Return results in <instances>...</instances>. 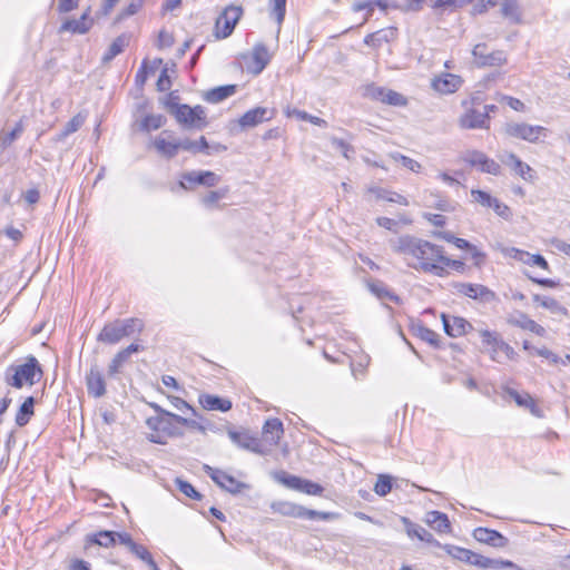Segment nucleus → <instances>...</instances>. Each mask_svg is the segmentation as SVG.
I'll list each match as a JSON object with an SVG mask.
<instances>
[{
	"label": "nucleus",
	"instance_id": "2",
	"mask_svg": "<svg viewBox=\"0 0 570 570\" xmlns=\"http://www.w3.org/2000/svg\"><path fill=\"white\" fill-rule=\"evenodd\" d=\"M43 371L37 357L29 355L23 363L10 364L4 372V383L14 389L32 386L41 380Z\"/></svg>",
	"mask_w": 570,
	"mask_h": 570
},
{
	"label": "nucleus",
	"instance_id": "15",
	"mask_svg": "<svg viewBox=\"0 0 570 570\" xmlns=\"http://www.w3.org/2000/svg\"><path fill=\"white\" fill-rule=\"evenodd\" d=\"M86 386L88 394L95 399H100L106 394V381L97 364L91 365L86 374Z\"/></svg>",
	"mask_w": 570,
	"mask_h": 570
},
{
	"label": "nucleus",
	"instance_id": "25",
	"mask_svg": "<svg viewBox=\"0 0 570 570\" xmlns=\"http://www.w3.org/2000/svg\"><path fill=\"white\" fill-rule=\"evenodd\" d=\"M444 549L446 552L453 557L454 559H458L460 561L468 562L470 564L480 567L484 566L483 556L475 553L469 549L456 547V546H444Z\"/></svg>",
	"mask_w": 570,
	"mask_h": 570
},
{
	"label": "nucleus",
	"instance_id": "56",
	"mask_svg": "<svg viewBox=\"0 0 570 570\" xmlns=\"http://www.w3.org/2000/svg\"><path fill=\"white\" fill-rule=\"evenodd\" d=\"M21 132H22V126L20 122L17 124L16 127L11 131L3 132L0 136L1 147L7 148L8 146H10Z\"/></svg>",
	"mask_w": 570,
	"mask_h": 570
},
{
	"label": "nucleus",
	"instance_id": "13",
	"mask_svg": "<svg viewBox=\"0 0 570 570\" xmlns=\"http://www.w3.org/2000/svg\"><path fill=\"white\" fill-rule=\"evenodd\" d=\"M459 126L462 129H488L490 127V116L487 112L469 107L460 116Z\"/></svg>",
	"mask_w": 570,
	"mask_h": 570
},
{
	"label": "nucleus",
	"instance_id": "36",
	"mask_svg": "<svg viewBox=\"0 0 570 570\" xmlns=\"http://www.w3.org/2000/svg\"><path fill=\"white\" fill-rule=\"evenodd\" d=\"M507 393L509 394L510 397H512L514 400V402L519 406L527 407L531 411L532 414L538 415L537 404L530 394H528V393L520 394L519 392H517L513 389H508Z\"/></svg>",
	"mask_w": 570,
	"mask_h": 570
},
{
	"label": "nucleus",
	"instance_id": "39",
	"mask_svg": "<svg viewBox=\"0 0 570 570\" xmlns=\"http://www.w3.org/2000/svg\"><path fill=\"white\" fill-rule=\"evenodd\" d=\"M439 265L442 266L443 274L436 275L438 277H446L449 275L448 268H453L459 273H463L465 269V264L459 259H451L444 255V248L442 249V258H440Z\"/></svg>",
	"mask_w": 570,
	"mask_h": 570
},
{
	"label": "nucleus",
	"instance_id": "8",
	"mask_svg": "<svg viewBox=\"0 0 570 570\" xmlns=\"http://www.w3.org/2000/svg\"><path fill=\"white\" fill-rule=\"evenodd\" d=\"M461 159L471 167L478 168L480 171L498 176L501 174V166L492 158H489L480 150H466L462 154Z\"/></svg>",
	"mask_w": 570,
	"mask_h": 570
},
{
	"label": "nucleus",
	"instance_id": "3",
	"mask_svg": "<svg viewBox=\"0 0 570 570\" xmlns=\"http://www.w3.org/2000/svg\"><path fill=\"white\" fill-rule=\"evenodd\" d=\"M178 414L155 415L146 420V425L151 431L148 440L157 444H166L170 438L184 436V431L176 422Z\"/></svg>",
	"mask_w": 570,
	"mask_h": 570
},
{
	"label": "nucleus",
	"instance_id": "27",
	"mask_svg": "<svg viewBox=\"0 0 570 570\" xmlns=\"http://www.w3.org/2000/svg\"><path fill=\"white\" fill-rule=\"evenodd\" d=\"M263 438L271 445H277L284 434V428L281 420L272 417L265 421L262 431Z\"/></svg>",
	"mask_w": 570,
	"mask_h": 570
},
{
	"label": "nucleus",
	"instance_id": "9",
	"mask_svg": "<svg viewBox=\"0 0 570 570\" xmlns=\"http://www.w3.org/2000/svg\"><path fill=\"white\" fill-rule=\"evenodd\" d=\"M242 16V8L236 6L227 7L216 20V37L225 39L232 35Z\"/></svg>",
	"mask_w": 570,
	"mask_h": 570
},
{
	"label": "nucleus",
	"instance_id": "31",
	"mask_svg": "<svg viewBox=\"0 0 570 570\" xmlns=\"http://www.w3.org/2000/svg\"><path fill=\"white\" fill-rule=\"evenodd\" d=\"M272 509L282 515L303 519L305 508L291 502L281 501L274 502Z\"/></svg>",
	"mask_w": 570,
	"mask_h": 570
},
{
	"label": "nucleus",
	"instance_id": "1",
	"mask_svg": "<svg viewBox=\"0 0 570 570\" xmlns=\"http://www.w3.org/2000/svg\"><path fill=\"white\" fill-rule=\"evenodd\" d=\"M391 247L393 252L403 257L409 267L433 276L443 274L442 266L439 265L440 258H442V246L404 235L392 240Z\"/></svg>",
	"mask_w": 570,
	"mask_h": 570
},
{
	"label": "nucleus",
	"instance_id": "20",
	"mask_svg": "<svg viewBox=\"0 0 570 570\" xmlns=\"http://www.w3.org/2000/svg\"><path fill=\"white\" fill-rule=\"evenodd\" d=\"M473 538L494 548H504L508 544V539L499 531L482 527L474 529Z\"/></svg>",
	"mask_w": 570,
	"mask_h": 570
},
{
	"label": "nucleus",
	"instance_id": "64",
	"mask_svg": "<svg viewBox=\"0 0 570 570\" xmlns=\"http://www.w3.org/2000/svg\"><path fill=\"white\" fill-rule=\"evenodd\" d=\"M299 491L311 495H320L323 492V487L318 483L303 479Z\"/></svg>",
	"mask_w": 570,
	"mask_h": 570
},
{
	"label": "nucleus",
	"instance_id": "22",
	"mask_svg": "<svg viewBox=\"0 0 570 570\" xmlns=\"http://www.w3.org/2000/svg\"><path fill=\"white\" fill-rule=\"evenodd\" d=\"M271 53L264 43H257L252 51V65L248 66V71L254 75H259L271 61Z\"/></svg>",
	"mask_w": 570,
	"mask_h": 570
},
{
	"label": "nucleus",
	"instance_id": "55",
	"mask_svg": "<svg viewBox=\"0 0 570 570\" xmlns=\"http://www.w3.org/2000/svg\"><path fill=\"white\" fill-rule=\"evenodd\" d=\"M479 334L482 338V343L485 346L492 347L493 345H499L502 341L499 333L489 331V330H480Z\"/></svg>",
	"mask_w": 570,
	"mask_h": 570
},
{
	"label": "nucleus",
	"instance_id": "5",
	"mask_svg": "<svg viewBox=\"0 0 570 570\" xmlns=\"http://www.w3.org/2000/svg\"><path fill=\"white\" fill-rule=\"evenodd\" d=\"M503 132L508 137L521 139L530 144H537L541 137L547 136L548 129L539 125L509 121L504 125Z\"/></svg>",
	"mask_w": 570,
	"mask_h": 570
},
{
	"label": "nucleus",
	"instance_id": "12",
	"mask_svg": "<svg viewBox=\"0 0 570 570\" xmlns=\"http://www.w3.org/2000/svg\"><path fill=\"white\" fill-rule=\"evenodd\" d=\"M205 471L217 485L232 494L240 493L244 489L248 488L246 483L236 480L219 469L205 465Z\"/></svg>",
	"mask_w": 570,
	"mask_h": 570
},
{
	"label": "nucleus",
	"instance_id": "10",
	"mask_svg": "<svg viewBox=\"0 0 570 570\" xmlns=\"http://www.w3.org/2000/svg\"><path fill=\"white\" fill-rule=\"evenodd\" d=\"M472 55L478 67H499L507 62L504 51L495 50L488 52V46L485 43L475 45Z\"/></svg>",
	"mask_w": 570,
	"mask_h": 570
},
{
	"label": "nucleus",
	"instance_id": "35",
	"mask_svg": "<svg viewBox=\"0 0 570 570\" xmlns=\"http://www.w3.org/2000/svg\"><path fill=\"white\" fill-rule=\"evenodd\" d=\"M501 13L512 23H520L521 12L517 0H502Z\"/></svg>",
	"mask_w": 570,
	"mask_h": 570
},
{
	"label": "nucleus",
	"instance_id": "11",
	"mask_svg": "<svg viewBox=\"0 0 570 570\" xmlns=\"http://www.w3.org/2000/svg\"><path fill=\"white\" fill-rule=\"evenodd\" d=\"M453 288L456 293L481 303H491L497 298L495 293L482 284L454 283Z\"/></svg>",
	"mask_w": 570,
	"mask_h": 570
},
{
	"label": "nucleus",
	"instance_id": "57",
	"mask_svg": "<svg viewBox=\"0 0 570 570\" xmlns=\"http://www.w3.org/2000/svg\"><path fill=\"white\" fill-rule=\"evenodd\" d=\"M170 403L175 409L183 413H189V415L191 416H198V412L193 406H190L185 400L178 396H171Z\"/></svg>",
	"mask_w": 570,
	"mask_h": 570
},
{
	"label": "nucleus",
	"instance_id": "7",
	"mask_svg": "<svg viewBox=\"0 0 570 570\" xmlns=\"http://www.w3.org/2000/svg\"><path fill=\"white\" fill-rule=\"evenodd\" d=\"M220 181V177L210 170H189L180 175L179 188L193 190L196 186L214 187Z\"/></svg>",
	"mask_w": 570,
	"mask_h": 570
},
{
	"label": "nucleus",
	"instance_id": "23",
	"mask_svg": "<svg viewBox=\"0 0 570 570\" xmlns=\"http://www.w3.org/2000/svg\"><path fill=\"white\" fill-rule=\"evenodd\" d=\"M402 523L405 527V532L409 538H417L419 540L434 544L436 547H441V543L433 537L432 533L426 531L423 527H421L417 523L412 522L409 518L402 517L401 518Z\"/></svg>",
	"mask_w": 570,
	"mask_h": 570
},
{
	"label": "nucleus",
	"instance_id": "38",
	"mask_svg": "<svg viewBox=\"0 0 570 570\" xmlns=\"http://www.w3.org/2000/svg\"><path fill=\"white\" fill-rule=\"evenodd\" d=\"M269 16L275 19L281 28L286 13V0H268Z\"/></svg>",
	"mask_w": 570,
	"mask_h": 570
},
{
	"label": "nucleus",
	"instance_id": "34",
	"mask_svg": "<svg viewBox=\"0 0 570 570\" xmlns=\"http://www.w3.org/2000/svg\"><path fill=\"white\" fill-rule=\"evenodd\" d=\"M87 542L104 548L112 547L116 543V531L104 530L94 534H88Z\"/></svg>",
	"mask_w": 570,
	"mask_h": 570
},
{
	"label": "nucleus",
	"instance_id": "41",
	"mask_svg": "<svg viewBox=\"0 0 570 570\" xmlns=\"http://www.w3.org/2000/svg\"><path fill=\"white\" fill-rule=\"evenodd\" d=\"M371 191L375 193L377 198H383V199H386L387 202H391V203H397L400 205H403V206H407L409 205V202L407 199L397 194V193H394V191H387L385 189H382V188H373L371 189Z\"/></svg>",
	"mask_w": 570,
	"mask_h": 570
},
{
	"label": "nucleus",
	"instance_id": "32",
	"mask_svg": "<svg viewBox=\"0 0 570 570\" xmlns=\"http://www.w3.org/2000/svg\"><path fill=\"white\" fill-rule=\"evenodd\" d=\"M35 397L29 396L24 400V402L20 405L17 414H16V424L18 426H24L30 421L31 416L35 413Z\"/></svg>",
	"mask_w": 570,
	"mask_h": 570
},
{
	"label": "nucleus",
	"instance_id": "16",
	"mask_svg": "<svg viewBox=\"0 0 570 570\" xmlns=\"http://www.w3.org/2000/svg\"><path fill=\"white\" fill-rule=\"evenodd\" d=\"M444 332L451 337L462 336L473 330V326L465 318L442 314Z\"/></svg>",
	"mask_w": 570,
	"mask_h": 570
},
{
	"label": "nucleus",
	"instance_id": "37",
	"mask_svg": "<svg viewBox=\"0 0 570 570\" xmlns=\"http://www.w3.org/2000/svg\"><path fill=\"white\" fill-rule=\"evenodd\" d=\"M166 122V118L163 115H146L139 122L141 131L157 130L161 128Z\"/></svg>",
	"mask_w": 570,
	"mask_h": 570
},
{
	"label": "nucleus",
	"instance_id": "4",
	"mask_svg": "<svg viewBox=\"0 0 570 570\" xmlns=\"http://www.w3.org/2000/svg\"><path fill=\"white\" fill-rule=\"evenodd\" d=\"M142 322L138 318L118 320L104 326L98 335V341L107 344H116L124 337L141 332Z\"/></svg>",
	"mask_w": 570,
	"mask_h": 570
},
{
	"label": "nucleus",
	"instance_id": "53",
	"mask_svg": "<svg viewBox=\"0 0 570 570\" xmlns=\"http://www.w3.org/2000/svg\"><path fill=\"white\" fill-rule=\"evenodd\" d=\"M176 485L181 493L190 499L199 500L202 498L200 493L187 481L176 479Z\"/></svg>",
	"mask_w": 570,
	"mask_h": 570
},
{
	"label": "nucleus",
	"instance_id": "29",
	"mask_svg": "<svg viewBox=\"0 0 570 570\" xmlns=\"http://www.w3.org/2000/svg\"><path fill=\"white\" fill-rule=\"evenodd\" d=\"M425 522L439 533H450L451 523L448 515L440 511H430L426 513Z\"/></svg>",
	"mask_w": 570,
	"mask_h": 570
},
{
	"label": "nucleus",
	"instance_id": "45",
	"mask_svg": "<svg viewBox=\"0 0 570 570\" xmlns=\"http://www.w3.org/2000/svg\"><path fill=\"white\" fill-rule=\"evenodd\" d=\"M275 479L278 482L285 484L286 487L294 489V490H298V491L303 483V479L295 476V475H289L284 471L275 473Z\"/></svg>",
	"mask_w": 570,
	"mask_h": 570
},
{
	"label": "nucleus",
	"instance_id": "26",
	"mask_svg": "<svg viewBox=\"0 0 570 570\" xmlns=\"http://www.w3.org/2000/svg\"><path fill=\"white\" fill-rule=\"evenodd\" d=\"M198 402L207 411L227 412L232 409L230 400L214 394H199Z\"/></svg>",
	"mask_w": 570,
	"mask_h": 570
},
{
	"label": "nucleus",
	"instance_id": "47",
	"mask_svg": "<svg viewBox=\"0 0 570 570\" xmlns=\"http://www.w3.org/2000/svg\"><path fill=\"white\" fill-rule=\"evenodd\" d=\"M391 157L400 163L403 167L407 168L409 170L413 171V173H419L422 168L421 164L407 156H404L400 153H393L391 155Z\"/></svg>",
	"mask_w": 570,
	"mask_h": 570
},
{
	"label": "nucleus",
	"instance_id": "54",
	"mask_svg": "<svg viewBox=\"0 0 570 570\" xmlns=\"http://www.w3.org/2000/svg\"><path fill=\"white\" fill-rule=\"evenodd\" d=\"M392 490V481L387 475H380L375 485L374 491L376 494L384 497L390 493Z\"/></svg>",
	"mask_w": 570,
	"mask_h": 570
},
{
	"label": "nucleus",
	"instance_id": "44",
	"mask_svg": "<svg viewBox=\"0 0 570 570\" xmlns=\"http://www.w3.org/2000/svg\"><path fill=\"white\" fill-rule=\"evenodd\" d=\"M228 193L227 188L212 190L202 198V204L207 207H214L220 199L225 198Z\"/></svg>",
	"mask_w": 570,
	"mask_h": 570
},
{
	"label": "nucleus",
	"instance_id": "24",
	"mask_svg": "<svg viewBox=\"0 0 570 570\" xmlns=\"http://www.w3.org/2000/svg\"><path fill=\"white\" fill-rule=\"evenodd\" d=\"M508 323L512 326L520 327L522 330L530 331L539 336L546 334L543 326L531 320L527 314L522 312H515L508 317Z\"/></svg>",
	"mask_w": 570,
	"mask_h": 570
},
{
	"label": "nucleus",
	"instance_id": "28",
	"mask_svg": "<svg viewBox=\"0 0 570 570\" xmlns=\"http://www.w3.org/2000/svg\"><path fill=\"white\" fill-rule=\"evenodd\" d=\"M171 137L169 131H163L160 136H158L154 140V147L156 150L164 157L170 159L174 158L178 154L177 141L175 139L168 140L164 136Z\"/></svg>",
	"mask_w": 570,
	"mask_h": 570
},
{
	"label": "nucleus",
	"instance_id": "18",
	"mask_svg": "<svg viewBox=\"0 0 570 570\" xmlns=\"http://www.w3.org/2000/svg\"><path fill=\"white\" fill-rule=\"evenodd\" d=\"M274 111L265 107H256L246 111L238 120L243 128L255 127L264 121L271 120Z\"/></svg>",
	"mask_w": 570,
	"mask_h": 570
},
{
	"label": "nucleus",
	"instance_id": "17",
	"mask_svg": "<svg viewBox=\"0 0 570 570\" xmlns=\"http://www.w3.org/2000/svg\"><path fill=\"white\" fill-rule=\"evenodd\" d=\"M462 83L460 76L444 72L432 80V88L442 95H450L458 91Z\"/></svg>",
	"mask_w": 570,
	"mask_h": 570
},
{
	"label": "nucleus",
	"instance_id": "52",
	"mask_svg": "<svg viewBox=\"0 0 570 570\" xmlns=\"http://www.w3.org/2000/svg\"><path fill=\"white\" fill-rule=\"evenodd\" d=\"M387 91L386 88L375 86V85H367L364 89V96L376 101L383 102L385 99V92Z\"/></svg>",
	"mask_w": 570,
	"mask_h": 570
},
{
	"label": "nucleus",
	"instance_id": "6",
	"mask_svg": "<svg viewBox=\"0 0 570 570\" xmlns=\"http://www.w3.org/2000/svg\"><path fill=\"white\" fill-rule=\"evenodd\" d=\"M174 117L176 121L185 128L200 130L208 125L206 110L200 105L190 107L189 105L183 104L180 107H176Z\"/></svg>",
	"mask_w": 570,
	"mask_h": 570
},
{
	"label": "nucleus",
	"instance_id": "30",
	"mask_svg": "<svg viewBox=\"0 0 570 570\" xmlns=\"http://www.w3.org/2000/svg\"><path fill=\"white\" fill-rule=\"evenodd\" d=\"M236 91L235 85H226L210 89L205 95V100L210 104H218L233 96Z\"/></svg>",
	"mask_w": 570,
	"mask_h": 570
},
{
	"label": "nucleus",
	"instance_id": "62",
	"mask_svg": "<svg viewBox=\"0 0 570 570\" xmlns=\"http://www.w3.org/2000/svg\"><path fill=\"white\" fill-rule=\"evenodd\" d=\"M490 208H493L495 214L504 219H509L511 217L510 208L498 198H493Z\"/></svg>",
	"mask_w": 570,
	"mask_h": 570
},
{
	"label": "nucleus",
	"instance_id": "14",
	"mask_svg": "<svg viewBox=\"0 0 570 570\" xmlns=\"http://www.w3.org/2000/svg\"><path fill=\"white\" fill-rule=\"evenodd\" d=\"M227 433L233 443H235L238 448L261 455L266 454L262 442L257 438L250 435L247 431H234L228 429Z\"/></svg>",
	"mask_w": 570,
	"mask_h": 570
},
{
	"label": "nucleus",
	"instance_id": "42",
	"mask_svg": "<svg viewBox=\"0 0 570 570\" xmlns=\"http://www.w3.org/2000/svg\"><path fill=\"white\" fill-rule=\"evenodd\" d=\"M161 62H163L161 59H156V60H154L153 66L148 67L147 62L144 61L141 63V67L138 69L137 73L135 76L136 85H138L140 87L144 86L147 80L148 72L149 71L154 72Z\"/></svg>",
	"mask_w": 570,
	"mask_h": 570
},
{
	"label": "nucleus",
	"instance_id": "60",
	"mask_svg": "<svg viewBox=\"0 0 570 570\" xmlns=\"http://www.w3.org/2000/svg\"><path fill=\"white\" fill-rule=\"evenodd\" d=\"M471 196L473 198V202L480 204L483 207H489V208L494 198L489 193L480 190V189H472Z\"/></svg>",
	"mask_w": 570,
	"mask_h": 570
},
{
	"label": "nucleus",
	"instance_id": "58",
	"mask_svg": "<svg viewBox=\"0 0 570 570\" xmlns=\"http://www.w3.org/2000/svg\"><path fill=\"white\" fill-rule=\"evenodd\" d=\"M292 115H295L301 120L309 121L311 124H313L315 126H320V127H326L327 126L326 120H324V119H322L320 117H316V116H312V115L307 114L304 110L294 109L292 111Z\"/></svg>",
	"mask_w": 570,
	"mask_h": 570
},
{
	"label": "nucleus",
	"instance_id": "50",
	"mask_svg": "<svg viewBox=\"0 0 570 570\" xmlns=\"http://www.w3.org/2000/svg\"><path fill=\"white\" fill-rule=\"evenodd\" d=\"M85 122V119L81 115H76L72 117L65 126L63 130L59 135V139L66 138L72 132L77 131Z\"/></svg>",
	"mask_w": 570,
	"mask_h": 570
},
{
	"label": "nucleus",
	"instance_id": "19",
	"mask_svg": "<svg viewBox=\"0 0 570 570\" xmlns=\"http://www.w3.org/2000/svg\"><path fill=\"white\" fill-rule=\"evenodd\" d=\"M502 161L509 166L515 175L520 176L525 181L533 183L535 180V171L533 168L522 161L515 154L509 153Z\"/></svg>",
	"mask_w": 570,
	"mask_h": 570
},
{
	"label": "nucleus",
	"instance_id": "49",
	"mask_svg": "<svg viewBox=\"0 0 570 570\" xmlns=\"http://www.w3.org/2000/svg\"><path fill=\"white\" fill-rule=\"evenodd\" d=\"M370 364V357L367 355L361 356L356 361L351 362V371L353 376L358 380L364 376L366 367Z\"/></svg>",
	"mask_w": 570,
	"mask_h": 570
},
{
	"label": "nucleus",
	"instance_id": "59",
	"mask_svg": "<svg viewBox=\"0 0 570 570\" xmlns=\"http://www.w3.org/2000/svg\"><path fill=\"white\" fill-rule=\"evenodd\" d=\"M383 104L390 105V106H405L406 105V98L391 89H387L385 92V99Z\"/></svg>",
	"mask_w": 570,
	"mask_h": 570
},
{
	"label": "nucleus",
	"instance_id": "51",
	"mask_svg": "<svg viewBox=\"0 0 570 570\" xmlns=\"http://www.w3.org/2000/svg\"><path fill=\"white\" fill-rule=\"evenodd\" d=\"M416 334L422 341L428 342L432 346H439V334L433 330L425 326H419Z\"/></svg>",
	"mask_w": 570,
	"mask_h": 570
},
{
	"label": "nucleus",
	"instance_id": "46",
	"mask_svg": "<svg viewBox=\"0 0 570 570\" xmlns=\"http://www.w3.org/2000/svg\"><path fill=\"white\" fill-rule=\"evenodd\" d=\"M200 417L202 415L198 413V416H181V415H178V417H175L176 419V422H178V425L179 426H186L190 430H194V431H197L200 433V431H203L204 426L202 425L203 423L200 422Z\"/></svg>",
	"mask_w": 570,
	"mask_h": 570
},
{
	"label": "nucleus",
	"instance_id": "21",
	"mask_svg": "<svg viewBox=\"0 0 570 570\" xmlns=\"http://www.w3.org/2000/svg\"><path fill=\"white\" fill-rule=\"evenodd\" d=\"M94 20L90 18V8H88L79 19H69L66 20L60 26V32H72L83 35L90 30L92 27Z\"/></svg>",
	"mask_w": 570,
	"mask_h": 570
},
{
	"label": "nucleus",
	"instance_id": "61",
	"mask_svg": "<svg viewBox=\"0 0 570 570\" xmlns=\"http://www.w3.org/2000/svg\"><path fill=\"white\" fill-rule=\"evenodd\" d=\"M129 551L145 563L151 561L153 559L151 553L142 544H138L135 542V544H131Z\"/></svg>",
	"mask_w": 570,
	"mask_h": 570
},
{
	"label": "nucleus",
	"instance_id": "33",
	"mask_svg": "<svg viewBox=\"0 0 570 570\" xmlns=\"http://www.w3.org/2000/svg\"><path fill=\"white\" fill-rule=\"evenodd\" d=\"M532 298L535 303L540 304V306H542L543 308L549 309L552 314H556V315H567L568 314L567 308L563 305H561L553 297L534 294Z\"/></svg>",
	"mask_w": 570,
	"mask_h": 570
},
{
	"label": "nucleus",
	"instance_id": "40",
	"mask_svg": "<svg viewBox=\"0 0 570 570\" xmlns=\"http://www.w3.org/2000/svg\"><path fill=\"white\" fill-rule=\"evenodd\" d=\"M127 46V38L125 36L117 37L108 50L105 52L102 60L105 62L112 60L116 56L122 52L124 48Z\"/></svg>",
	"mask_w": 570,
	"mask_h": 570
},
{
	"label": "nucleus",
	"instance_id": "48",
	"mask_svg": "<svg viewBox=\"0 0 570 570\" xmlns=\"http://www.w3.org/2000/svg\"><path fill=\"white\" fill-rule=\"evenodd\" d=\"M338 518V513L336 512H323V511H316L311 509H304V517L303 519L308 520H322V521H332Z\"/></svg>",
	"mask_w": 570,
	"mask_h": 570
},
{
	"label": "nucleus",
	"instance_id": "63",
	"mask_svg": "<svg viewBox=\"0 0 570 570\" xmlns=\"http://www.w3.org/2000/svg\"><path fill=\"white\" fill-rule=\"evenodd\" d=\"M128 358L125 357L124 354H121V352L119 351L115 357L111 360L109 366H108V373L110 376H114L116 375L120 367L122 366V364L127 361Z\"/></svg>",
	"mask_w": 570,
	"mask_h": 570
},
{
	"label": "nucleus",
	"instance_id": "43",
	"mask_svg": "<svg viewBox=\"0 0 570 570\" xmlns=\"http://www.w3.org/2000/svg\"><path fill=\"white\" fill-rule=\"evenodd\" d=\"M392 35H393L392 30H390V31L380 30V31L367 35L364 38V43H366L367 46L380 47L383 42H387L389 36H392Z\"/></svg>",
	"mask_w": 570,
	"mask_h": 570
}]
</instances>
